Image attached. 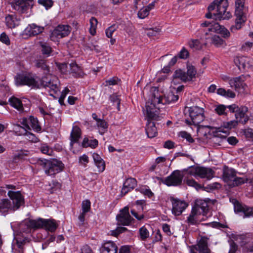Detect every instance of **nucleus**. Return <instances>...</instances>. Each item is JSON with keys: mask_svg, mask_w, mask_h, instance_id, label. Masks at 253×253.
Returning a JSON list of instances; mask_svg holds the SVG:
<instances>
[{"mask_svg": "<svg viewBox=\"0 0 253 253\" xmlns=\"http://www.w3.org/2000/svg\"><path fill=\"white\" fill-rule=\"evenodd\" d=\"M17 85H26L32 88H49L50 95L54 96L59 91V81L58 78L47 74L42 78L32 74H18L15 77Z\"/></svg>", "mask_w": 253, "mask_h": 253, "instance_id": "f257e3e1", "label": "nucleus"}, {"mask_svg": "<svg viewBox=\"0 0 253 253\" xmlns=\"http://www.w3.org/2000/svg\"><path fill=\"white\" fill-rule=\"evenodd\" d=\"M154 92L146 102L145 107L146 113L149 118L156 119L161 107L165 104H170L177 101L179 98L178 94H174L173 92H169L163 97L159 94L156 88L154 89Z\"/></svg>", "mask_w": 253, "mask_h": 253, "instance_id": "f03ea898", "label": "nucleus"}, {"mask_svg": "<svg viewBox=\"0 0 253 253\" xmlns=\"http://www.w3.org/2000/svg\"><path fill=\"white\" fill-rule=\"evenodd\" d=\"M7 195L11 201L8 199H3L0 201V212L6 214L9 211H14L24 204V199L20 191H9Z\"/></svg>", "mask_w": 253, "mask_h": 253, "instance_id": "7ed1b4c3", "label": "nucleus"}, {"mask_svg": "<svg viewBox=\"0 0 253 253\" xmlns=\"http://www.w3.org/2000/svg\"><path fill=\"white\" fill-rule=\"evenodd\" d=\"M228 6L227 0H214L208 6L209 12L206 14V17L219 20L229 19L231 15L226 11Z\"/></svg>", "mask_w": 253, "mask_h": 253, "instance_id": "20e7f679", "label": "nucleus"}, {"mask_svg": "<svg viewBox=\"0 0 253 253\" xmlns=\"http://www.w3.org/2000/svg\"><path fill=\"white\" fill-rule=\"evenodd\" d=\"M38 163L43 167L45 173L49 176L54 175L62 171L64 169V164L61 161L56 159L51 160L39 159Z\"/></svg>", "mask_w": 253, "mask_h": 253, "instance_id": "39448f33", "label": "nucleus"}, {"mask_svg": "<svg viewBox=\"0 0 253 253\" xmlns=\"http://www.w3.org/2000/svg\"><path fill=\"white\" fill-rule=\"evenodd\" d=\"M244 4L245 0H236L235 1V14L236 16V19L235 25L231 27V31L232 32L240 29L246 20L245 16L246 9Z\"/></svg>", "mask_w": 253, "mask_h": 253, "instance_id": "423d86ee", "label": "nucleus"}, {"mask_svg": "<svg viewBox=\"0 0 253 253\" xmlns=\"http://www.w3.org/2000/svg\"><path fill=\"white\" fill-rule=\"evenodd\" d=\"M187 109L190 120L186 119L185 123L188 125L198 126L205 119L204 110L203 108L198 106H192L186 108Z\"/></svg>", "mask_w": 253, "mask_h": 253, "instance_id": "0eeeda50", "label": "nucleus"}, {"mask_svg": "<svg viewBox=\"0 0 253 253\" xmlns=\"http://www.w3.org/2000/svg\"><path fill=\"white\" fill-rule=\"evenodd\" d=\"M27 225L33 228H43L50 232H54L58 226L55 220L42 218L30 220L27 223Z\"/></svg>", "mask_w": 253, "mask_h": 253, "instance_id": "6e6552de", "label": "nucleus"}, {"mask_svg": "<svg viewBox=\"0 0 253 253\" xmlns=\"http://www.w3.org/2000/svg\"><path fill=\"white\" fill-rule=\"evenodd\" d=\"M184 174L178 170H174L165 180L164 183L169 186H176L182 184Z\"/></svg>", "mask_w": 253, "mask_h": 253, "instance_id": "1a4fd4ad", "label": "nucleus"}, {"mask_svg": "<svg viewBox=\"0 0 253 253\" xmlns=\"http://www.w3.org/2000/svg\"><path fill=\"white\" fill-rule=\"evenodd\" d=\"M70 33V27L67 25H59L52 32L50 39L55 41L56 39H61L67 36Z\"/></svg>", "mask_w": 253, "mask_h": 253, "instance_id": "9d476101", "label": "nucleus"}, {"mask_svg": "<svg viewBox=\"0 0 253 253\" xmlns=\"http://www.w3.org/2000/svg\"><path fill=\"white\" fill-rule=\"evenodd\" d=\"M33 5L32 0H13L11 6L20 13H25Z\"/></svg>", "mask_w": 253, "mask_h": 253, "instance_id": "9b49d317", "label": "nucleus"}, {"mask_svg": "<svg viewBox=\"0 0 253 253\" xmlns=\"http://www.w3.org/2000/svg\"><path fill=\"white\" fill-rule=\"evenodd\" d=\"M234 62L241 71L253 68V60L246 56H236Z\"/></svg>", "mask_w": 253, "mask_h": 253, "instance_id": "f8f14e48", "label": "nucleus"}, {"mask_svg": "<svg viewBox=\"0 0 253 253\" xmlns=\"http://www.w3.org/2000/svg\"><path fill=\"white\" fill-rule=\"evenodd\" d=\"M118 222L119 224L123 225H129L133 218L130 216L129 213V208L125 207L120 211V212L116 217Z\"/></svg>", "mask_w": 253, "mask_h": 253, "instance_id": "ddd939ff", "label": "nucleus"}, {"mask_svg": "<svg viewBox=\"0 0 253 253\" xmlns=\"http://www.w3.org/2000/svg\"><path fill=\"white\" fill-rule=\"evenodd\" d=\"M172 201V213L175 215H179L187 207L188 204L184 201H181L173 198L171 199Z\"/></svg>", "mask_w": 253, "mask_h": 253, "instance_id": "4468645a", "label": "nucleus"}, {"mask_svg": "<svg viewBox=\"0 0 253 253\" xmlns=\"http://www.w3.org/2000/svg\"><path fill=\"white\" fill-rule=\"evenodd\" d=\"M234 211L238 213L243 212L244 214V218L253 216V208H250L247 206L241 205L238 201L235 200L234 202Z\"/></svg>", "mask_w": 253, "mask_h": 253, "instance_id": "2eb2a0df", "label": "nucleus"}, {"mask_svg": "<svg viewBox=\"0 0 253 253\" xmlns=\"http://www.w3.org/2000/svg\"><path fill=\"white\" fill-rule=\"evenodd\" d=\"M144 114L146 115L148 121L145 129L146 133L149 138H153L157 134V129L155 126V123L152 122L151 120H157L159 117L156 119L149 118L147 115L146 107L145 110H144Z\"/></svg>", "mask_w": 253, "mask_h": 253, "instance_id": "dca6fc26", "label": "nucleus"}, {"mask_svg": "<svg viewBox=\"0 0 253 253\" xmlns=\"http://www.w3.org/2000/svg\"><path fill=\"white\" fill-rule=\"evenodd\" d=\"M248 108L246 106H241L235 114V117L237 121L242 124H245L249 121V117L246 114Z\"/></svg>", "mask_w": 253, "mask_h": 253, "instance_id": "f3484780", "label": "nucleus"}, {"mask_svg": "<svg viewBox=\"0 0 253 253\" xmlns=\"http://www.w3.org/2000/svg\"><path fill=\"white\" fill-rule=\"evenodd\" d=\"M208 240L207 237H202L195 246V249L200 253H210L211 250L208 247Z\"/></svg>", "mask_w": 253, "mask_h": 253, "instance_id": "a211bd4d", "label": "nucleus"}, {"mask_svg": "<svg viewBox=\"0 0 253 253\" xmlns=\"http://www.w3.org/2000/svg\"><path fill=\"white\" fill-rule=\"evenodd\" d=\"M235 170L232 168L225 166L223 169L222 178L229 185L236 176Z\"/></svg>", "mask_w": 253, "mask_h": 253, "instance_id": "6ab92c4d", "label": "nucleus"}, {"mask_svg": "<svg viewBox=\"0 0 253 253\" xmlns=\"http://www.w3.org/2000/svg\"><path fill=\"white\" fill-rule=\"evenodd\" d=\"M192 209L200 215H205L208 211V206L207 203L201 200H197L195 202Z\"/></svg>", "mask_w": 253, "mask_h": 253, "instance_id": "aec40b11", "label": "nucleus"}, {"mask_svg": "<svg viewBox=\"0 0 253 253\" xmlns=\"http://www.w3.org/2000/svg\"><path fill=\"white\" fill-rule=\"evenodd\" d=\"M118 247L116 244L112 241H108L104 243L101 249L100 253H117Z\"/></svg>", "mask_w": 253, "mask_h": 253, "instance_id": "412c9836", "label": "nucleus"}, {"mask_svg": "<svg viewBox=\"0 0 253 253\" xmlns=\"http://www.w3.org/2000/svg\"><path fill=\"white\" fill-rule=\"evenodd\" d=\"M81 136V130L80 128L77 126H73L72 130L70 133V147H73V144L77 143Z\"/></svg>", "mask_w": 253, "mask_h": 253, "instance_id": "4be33fe9", "label": "nucleus"}, {"mask_svg": "<svg viewBox=\"0 0 253 253\" xmlns=\"http://www.w3.org/2000/svg\"><path fill=\"white\" fill-rule=\"evenodd\" d=\"M44 29L43 27L39 26L35 24L29 25L25 30V33L29 36H35L41 33Z\"/></svg>", "mask_w": 253, "mask_h": 253, "instance_id": "5701e85b", "label": "nucleus"}, {"mask_svg": "<svg viewBox=\"0 0 253 253\" xmlns=\"http://www.w3.org/2000/svg\"><path fill=\"white\" fill-rule=\"evenodd\" d=\"M136 185V180L133 178H129L126 179L124 183L123 187L122 189V194L125 195L131 190L135 188Z\"/></svg>", "mask_w": 253, "mask_h": 253, "instance_id": "b1692460", "label": "nucleus"}, {"mask_svg": "<svg viewBox=\"0 0 253 253\" xmlns=\"http://www.w3.org/2000/svg\"><path fill=\"white\" fill-rule=\"evenodd\" d=\"M198 176L201 178H206L208 180L211 179L214 175V172L211 169L199 167Z\"/></svg>", "mask_w": 253, "mask_h": 253, "instance_id": "393cba45", "label": "nucleus"}, {"mask_svg": "<svg viewBox=\"0 0 253 253\" xmlns=\"http://www.w3.org/2000/svg\"><path fill=\"white\" fill-rule=\"evenodd\" d=\"M21 124L23 126H20L19 125H16L15 126V130L17 132L19 131V135L27 134V130H30V126H29V118H24L22 119Z\"/></svg>", "mask_w": 253, "mask_h": 253, "instance_id": "a878e982", "label": "nucleus"}, {"mask_svg": "<svg viewBox=\"0 0 253 253\" xmlns=\"http://www.w3.org/2000/svg\"><path fill=\"white\" fill-rule=\"evenodd\" d=\"M199 215H200L199 214L192 209L190 214L187 217L186 222L189 225H197L199 224L202 220L199 218Z\"/></svg>", "mask_w": 253, "mask_h": 253, "instance_id": "bb28decb", "label": "nucleus"}, {"mask_svg": "<svg viewBox=\"0 0 253 253\" xmlns=\"http://www.w3.org/2000/svg\"><path fill=\"white\" fill-rule=\"evenodd\" d=\"M20 19L13 15H8L5 17V23L9 28H14L19 24Z\"/></svg>", "mask_w": 253, "mask_h": 253, "instance_id": "cd10ccee", "label": "nucleus"}, {"mask_svg": "<svg viewBox=\"0 0 253 253\" xmlns=\"http://www.w3.org/2000/svg\"><path fill=\"white\" fill-rule=\"evenodd\" d=\"M92 157L94 160L95 165L96 166L98 169L99 172H102L105 170V165L104 161L101 158V157L97 153H93Z\"/></svg>", "mask_w": 253, "mask_h": 253, "instance_id": "c85d7f7f", "label": "nucleus"}, {"mask_svg": "<svg viewBox=\"0 0 253 253\" xmlns=\"http://www.w3.org/2000/svg\"><path fill=\"white\" fill-rule=\"evenodd\" d=\"M244 81L243 80L242 76L231 78L229 80V84L230 86L234 87L235 89L239 88L241 87H243L244 84Z\"/></svg>", "mask_w": 253, "mask_h": 253, "instance_id": "c756f323", "label": "nucleus"}, {"mask_svg": "<svg viewBox=\"0 0 253 253\" xmlns=\"http://www.w3.org/2000/svg\"><path fill=\"white\" fill-rule=\"evenodd\" d=\"M70 73L75 77H81L83 75L82 68L78 66L76 62H72L70 64Z\"/></svg>", "mask_w": 253, "mask_h": 253, "instance_id": "7c9ffc66", "label": "nucleus"}, {"mask_svg": "<svg viewBox=\"0 0 253 253\" xmlns=\"http://www.w3.org/2000/svg\"><path fill=\"white\" fill-rule=\"evenodd\" d=\"M8 101H9L10 104L12 107H13L14 108H15L18 111H19L20 112H22L23 111V105H22V103L21 100L19 99H18L14 96H12V97H11L10 98H9Z\"/></svg>", "mask_w": 253, "mask_h": 253, "instance_id": "2f4dec72", "label": "nucleus"}, {"mask_svg": "<svg viewBox=\"0 0 253 253\" xmlns=\"http://www.w3.org/2000/svg\"><path fill=\"white\" fill-rule=\"evenodd\" d=\"M96 125L100 134L103 135L107 131L108 125L105 120L100 119L96 122Z\"/></svg>", "mask_w": 253, "mask_h": 253, "instance_id": "473e14b6", "label": "nucleus"}, {"mask_svg": "<svg viewBox=\"0 0 253 253\" xmlns=\"http://www.w3.org/2000/svg\"><path fill=\"white\" fill-rule=\"evenodd\" d=\"M173 82L176 79H179L183 82L188 81L187 76H186V73L185 72L182 71L181 69L176 70L173 75Z\"/></svg>", "mask_w": 253, "mask_h": 253, "instance_id": "72a5a7b5", "label": "nucleus"}, {"mask_svg": "<svg viewBox=\"0 0 253 253\" xmlns=\"http://www.w3.org/2000/svg\"><path fill=\"white\" fill-rule=\"evenodd\" d=\"M199 167H190L186 169H184L182 173L184 174V177H187L188 175L198 176Z\"/></svg>", "mask_w": 253, "mask_h": 253, "instance_id": "f704fd0d", "label": "nucleus"}, {"mask_svg": "<svg viewBox=\"0 0 253 253\" xmlns=\"http://www.w3.org/2000/svg\"><path fill=\"white\" fill-rule=\"evenodd\" d=\"M98 142L96 139L89 140L88 138H84L82 146L84 147H90L92 148H95L98 146Z\"/></svg>", "mask_w": 253, "mask_h": 253, "instance_id": "c9c22d12", "label": "nucleus"}, {"mask_svg": "<svg viewBox=\"0 0 253 253\" xmlns=\"http://www.w3.org/2000/svg\"><path fill=\"white\" fill-rule=\"evenodd\" d=\"M39 44L42 47V54L46 57L49 56L52 52L51 48L49 44L44 42H39Z\"/></svg>", "mask_w": 253, "mask_h": 253, "instance_id": "e433bc0d", "label": "nucleus"}, {"mask_svg": "<svg viewBox=\"0 0 253 253\" xmlns=\"http://www.w3.org/2000/svg\"><path fill=\"white\" fill-rule=\"evenodd\" d=\"M29 120L30 128L32 127L33 130L37 132H40L41 130V127L39 124L38 119L33 116H30Z\"/></svg>", "mask_w": 253, "mask_h": 253, "instance_id": "4c0bfd02", "label": "nucleus"}, {"mask_svg": "<svg viewBox=\"0 0 253 253\" xmlns=\"http://www.w3.org/2000/svg\"><path fill=\"white\" fill-rule=\"evenodd\" d=\"M35 64L37 68H41L44 71V73L45 75L49 74V68L46 64L45 60L42 59L37 60Z\"/></svg>", "mask_w": 253, "mask_h": 253, "instance_id": "58836bf2", "label": "nucleus"}, {"mask_svg": "<svg viewBox=\"0 0 253 253\" xmlns=\"http://www.w3.org/2000/svg\"><path fill=\"white\" fill-rule=\"evenodd\" d=\"M221 26H222L220 25L217 22H212L210 27H209L208 31H205V35H208L209 33H211H211H219V32H220V30L221 29Z\"/></svg>", "mask_w": 253, "mask_h": 253, "instance_id": "ea45409f", "label": "nucleus"}, {"mask_svg": "<svg viewBox=\"0 0 253 253\" xmlns=\"http://www.w3.org/2000/svg\"><path fill=\"white\" fill-rule=\"evenodd\" d=\"M188 44L193 50H199L203 47V44L198 40H191L189 42Z\"/></svg>", "mask_w": 253, "mask_h": 253, "instance_id": "a19ab883", "label": "nucleus"}, {"mask_svg": "<svg viewBox=\"0 0 253 253\" xmlns=\"http://www.w3.org/2000/svg\"><path fill=\"white\" fill-rule=\"evenodd\" d=\"M184 182L187 185L193 187L197 190L202 188V186L198 183L195 180L192 178H189L188 177H184Z\"/></svg>", "mask_w": 253, "mask_h": 253, "instance_id": "79ce46f5", "label": "nucleus"}, {"mask_svg": "<svg viewBox=\"0 0 253 253\" xmlns=\"http://www.w3.org/2000/svg\"><path fill=\"white\" fill-rule=\"evenodd\" d=\"M217 93L219 95L230 98H234L235 96V94L232 91L229 89L226 90L223 88H218L217 90Z\"/></svg>", "mask_w": 253, "mask_h": 253, "instance_id": "37998d69", "label": "nucleus"}, {"mask_svg": "<svg viewBox=\"0 0 253 253\" xmlns=\"http://www.w3.org/2000/svg\"><path fill=\"white\" fill-rule=\"evenodd\" d=\"M211 43L216 47H220L225 44V41L218 36L214 35L211 38Z\"/></svg>", "mask_w": 253, "mask_h": 253, "instance_id": "c03bdc74", "label": "nucleus"}, {"mask_svg": "<svg viewBox=\"0 0 253 253\" xmlns=\"http://www.w3.org/2000/svg\"><path fill=\"white\" fill-rule=\"evenodd\" d=\"M247 182V179L243 177H234L232 181L231 182L230 186L234 187L244 184Z\"/></svg>", "mask_w": 253, "mask_h": 253, "instance_id": "a18cd8bd", "label": "nucleus"}, {"mask_svg": "<svg viewBox=\"0 0 253 253\" xmlns=\"http://www.w3.org/2000/svg\"><path fill=\"white\" fill-rule=\"evenodd\" d=\"M97 20L94 17H91L90 19V27L89 29L90 33L93 36L96 33V27L97 24Z\"/></svg>", "mask_w": 253, "mask_h": 253, "instance_id": "49530a36", "label": "nucleus"}, {"mask_svg": "<svg viewBox=\"0 0 253 253\" xmlns=\"http://www.w3.org/2000/svg\"><path fill=\"white\" fill-rule=\"evenodd\" d=\"M139 232L141 240L144 241L149 237V232L145 226L141 227L139 230Z\"/></svg>", "mask_w": 253, "mask_h": 253, "instance_id": "de8ad7c7", "label": "nucleus"}, {"mask_svg": "<svg viewBox=\"0 0 253 253\" xmlns=\"http://www.w3.org/2000/svg\"><path fill=\"white\" fill-rule=\"evenodd\" d=\"M40 150L41 152L44 154H46L49 156L52 155V150L47 144H42L40 147Z\"/></svg>", "mask_w": 253, "mask_h": 253, "instance_id": "09e8293b", "label": "nucleus"}, {"mask_svg": "<svg viewBox=\"0 0 253 253\" xmlns=\"http://www.w3.org/2000/svg\"><path fill=\"white\" fill-rule=\"evenodd\" d=\"M196 73L197 72L193 66H189L188 68L187 73H186L188 81L191 80L193 78L195 77Z\"/></svg>", "mask_w": 253, "mask_h": 253, "instance_id": "8fccbe9b", "label": "nucleus"}, {"mask_svg": "<svg viewBox=\"0 0 253 253\" xmlns=\"http://www.w3.org/2000/svg\"><path fill=\"white\" fill-rule=\"evenodd\" d=\"M149 11L148 8L143 7L138 11V17L140 19H144L149 15Z\"/></svg>", "mask_w": 253, "mask_h": 253, "instance_id": "3c124183", "label": "nucleus"}, {"mask_svg": "<svg viewBox=\"0 0 253 253\" xmlns=\"http://www.w3.org/2000/svg\"><path fill=\"white\" fill-rule=\"evenodd\" d=\"M38 2L44 6L46 9L51 8L53 4L52 0H38Z\"/></svg>", "mask_w": 253, "mask_h": 253, "instance_id": "603ef678", "label": "nucleus"}, {"mask_svg": "<svg viewBox=\"0 0 253 253\" xmlns=\"http://www.w3.org/2000/svg\"><path fill=\"white\" fill-rule=\"evenodd\" d=\"M118 26L114 24L106 30V35L108 38H111L113 33L117 29Z\"/></svg>", "mask_w": 253, "mask_h": 253, "instance_id": "864d4df0", "label": "nucleus"}, {"mask_svg": "<svg viewBox=\"0 0 253 253\" xmlns=\"http://www.w3.org/2000/svg\"><path fill=\"white\" fill-rule=\"evenodd\" d=\"M226 108V106L224 105H218L216 106L215 112L219 115H225L226 114L225 112Z\"/></svg>", "mask_w": 253, "mask_h": 253, "instance_id": "5fc2aeb1", "label": "nucleus"}, {"mask_svg": "<svg viewBox=\"0 0 253 253\" xmlns=\"http://www.w3.org/2000/svg\"><path fill=\"white\" fill-rule=\"evenodd\" d=\"M178 136L182 138L186 139L187 141L190 143H193L194 139L191 137V135L186 131H181L179 133Z\"/></svg>", "mask_w": 253, "mask_h": 253, "instance_id": "6e6d98bb", "label": "nucleus"}, {"mask_svg": "<svg viewBox=\"0 0 253 253\" xmlns=\"http://www.w3.org/2000/svg\"><path fill=\"white\" fill-rule=\"evenodd\" d=\"M82 212L86 213L89 211L90 209V202L89 200H86L84 201L82 204Z\"/></svg>", "mask_w": 253, "mask_h": 253, "instance_id": "4d7b16f0", "label": "nucleus"}, {"mask_svg": "<svg viewBox=\"0 0 253 253\" xmlns=\"http://www.w3.org/2000/svg\"><path fill=\"white\" fill-rule=\"evenodd\" d=\"M147 31L146 34L149 37L156 36L160 31L158 28L148 29Z\"/></svg>", "mask_w": 253, "mask_h": 253, "instance_id": "13d9d810", "label": "nucleus"}, {"mask_svg": "<svg viewBox=\"0 0 253 253\" xmlns=\"http://www.w3.org/2000/svg\"><path fill=\"white\" fill-rule=\"evenodd\" d=\"M239 122L237 120H232L228 122L224 123V126L228 129H231L237 126Z\"/></svg>", "mask_w": 253, "mask_h": 253, "instance_id": "bf43d9fd", "label": "nucleus"}, {"mask_svg": "<svg viewBox=\"0 0 253 253\" xmlns=\"http://www.w3.org/2000/svg\"><path fill=\"white\" fill-rule=\"evenodd\" d=\"M127 230V228L124 227H118L115 230L111 231V235L117 236L120 233H123Z\"/></svg>", "mask_w": 253, "mask_h": 253, "instance_id": "052dcab7", "label": "nucleus"}, {"mask_svg": "<svg viewBox=\"0 0 253 253\" xmlns=\"http://www.w3.org/2000/svg\"><path fill=\"white\" fill-rule=\"evenodd\" d=\"M0 41L6 45L10 44V41L8 37L5 33H2L0 36Z\"/></svg>", "mask_w": 253, "mask_h": 253, "instance_id": "680f3d73", "label": "nucleus"}, {"mask_svg": "<svg viewBox=\"0 0 253 253\" xmlns=\"http://www.w3.org/2000/svg\"><path fill=\"white\" fill-rule=\"evenodd\" d=\"M110 98L112 102L117 103L118 110H120V100L118 96L116 94H113L110 96Z\"/></svg>", "mask_w": 253, "mask_h": 253, "instance_id": "e2e57ef3", "label": "nucleus"}, {"mask_svg": "<svg viewBox=\"0 0 253 253\" xmlns=\"http://www.w3.org/2000/svg\"><path fill=\"white\" fill-rule=\"evenodd\" d=\"M219 34H220L222 35L223 37L224 38H227L230 37V34L229 31L226 29L223 26H221V29L220 30V32Z\"/></svg>", "mask_w": 253, "mask_h": 253, "instance_id": "0e129e2a", "label": "nucleus"}, {"mask_svg": "<svg viewBox=\"0 0 253 253\" xmlns=\"http://www.w3.org/2000/svg\"><path fill=\"white\" fill-rule=\"evenodd\" d=\"M253 44L252 42H246L242 45L241 50L243 51H248L252 47Z\"/></svg>", "mask_w": 253, "mask_h": 253, "instance_id": "69168bd1", "label": "nucleus"}, {"mask_svg": "<svg viewBox=\"0 0 253 253\" xmlns=\"http://www.w3.org/2000/svg\"><path fill=\"white\" fill-rule=\"evenodd\" d=\"M131 248V246H123L120 248L119 253H130Z\"/></svg>", "mask_w": 253, "mask_h": 253, "instance_id": "338daca9", "label": "nucleus"}, {"mask_svg": "<svg viewBox=\"0 0 253 253\" xmlns=\"http://www.w3.org/2000/svg\"><path fill=\"white\" fill-rule=\"evenodd\" d=\"M189 52L185 48H183L179 53V57L181 59H185L188 57Z\"/></svg>", "mask_w": 253, "mask_h": 253, "instance_id": "774afa93", "label": "nucleus"}]
</instances>
